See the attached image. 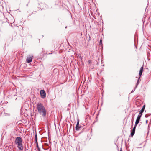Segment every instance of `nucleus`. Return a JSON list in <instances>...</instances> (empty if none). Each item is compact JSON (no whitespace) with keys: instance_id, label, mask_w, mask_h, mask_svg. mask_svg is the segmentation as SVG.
Listing matches in <instances>:
<instances>
[{"instance_id":"8","label":"nucleus","mask_w":151,"mask_h":151,"mask_svg":"<svg viewBox=\"0 0 151 151\" xmlns=\"http://www.w3.org/2000/svg\"><path fill=\"white\" fill-rule=\"evenodd\" d=\"M140 78H139V77L138 78V80L137 81V83H136V86L135 87L134 89V90H132V91L131 92V93L133 92L135 90V89H136V88H137L138 85L139 84V79H140Z\"/></svg>"},{"instance_id":"2","label":"nucleus","mask_w":151,"mask_h":151,"mask_svg":"<svg viewBox=\"0 0 151 151\" xmlns=\"http://www.w3.org/2000/svg\"><path fill=\"white\" fill-rule=\"evenodd\" d=\"M22 142H18L15 143V144L17 145L18 148L20 150H23V147L22 144Z\"/></svg>"},{"instance_id":"15","label":"nucleus","mask_w":151,"mask_h":151,"mask_svg":"<svg viewBox=\"0 0 151 151\" xmlns=\"http://www.w3.org/2000/svg\"><path fill=\"white\" fill-rule=\"evenodd\" d=\"M141 147H139L137 148V149H141Z\"/></svg>"},{"instance_id":"14","label":"nucleus","mask_w":151,"mask_h":151,"mask_svg":"<svg viewBox=\"0 0 151 151\" xmlns=\"http://www.w3.org/2000/svg\"><path fill=\"white\" fill-rule=\"evenodd\" d=\"M99 44L100 45L102 44V40H100Z\"/></svg>"},{"instance_id":"9","label":"nucleus","mask_w":151,"mask_h":151,"mask_svg":"<svg viewBox=\"0 0 151 151\" xmlns=\"http://www.w3.org/2000/svg\"><path fill=\"white\" fill-rule=\"evenodd\" d=\"M145 109V105H144L142 107V109L139 111V114H141L142 115V113L144 112V110Z\"/></svg>"},{"instance_id":"17","label":"nucleus","mask_w":151,"mask_h":151,"mask_svg":"<svg viewBox=\"0 0 151 151\" xmlns=\"http://www.w3.org/2000/svg\"><path fill=\"white\" fill-rule=\"evenodd\" d=\"M147 120H146V122H147Z\"/></svg>"},{"instance_id":"13","label":"nucleus","mask_w":151,"mask_h":151,"mask_svg":"<svg viewBox=\"0 0 151 151\" xmlns=\"http://www.w3.org/2000/svg\"><path fill=\"white\" fill-rule=\"evenodd\" d=\"M35 139L36 141V143L37 145L38 146V143H37V135H36L35 136Z\"/></svg>"},{"instance_id":"10","label":"nucleus","mask_w":151,"mask_h":151,"mask_svg":"<svg viewBox=\"0 0 151 151\" xmlns=\"http://www.w3.org/2000/svg\"><path fill=\"white\" fill-rule=\"evenodd\" d=\"M79 121L77 122L76 125V129L77 130H78L79 129L80 127L79 126Z\"/></svg>"},{"instance_id":"4","label":"nucleus","mask_w":151,"mask_h":151,"mask_svg":"<svg viewBox=\"0 0 151 151\" xmlns=\"http://www.w3.org/2000/svg\"><path fill=\"white\" fill-rule=\"evenodd\" d=\"M33 58V56L32 55H29L27 58L26 60L27 62L28 63L31 62L32 61Z\"/></svg>"},{"instance_id":"3","label":"nucleus","mask_w":151,"mask_h":151,"mask_svg":"<svg viewBox=\"0 0 151 151\" xmlns=\"http://www.w3.org/2000/svg\"><path fill=\"white\" fill-rule=\"evenodd\" d=\"M40 93L42 98H44L46 97V93L44 90H40Z\"/></svg>"},{"instance_id":"1","label":"nucleus","mask_w":151,"mask_h":151,"mask_svg":"<svg viewBox=\"0 0 151 151\" xmlns=\"http://www.w3.org/2000/svg\"><path fill=\"white\" fill-rule=\"evenodd\" d=\"M37 109L39 113L43 117L46 115V110L42 104L39 103L37 104Z\"/></svg>"},{"instance_id":"7","label":"nucleus","mask_w":151,"mask_h":151,"mask_svg":"<svg viewBox=\"0 0 151 151\" xmlns=\"http://www.w3.org/2000/svg\"><path fill=\"white\" fill-rule=\"evenodd\" d=\"M143 70V66H142V67H141V68H140V69L139 71V78L141 76V75L142 74Z\"/></svg>"},{"instance_id":"12","label":"nucleus","mask_w":151,"mask_h":151,"mask_svg":"<svg viewBox=\"0 0 151 151\" xmlns=\"http://www.w3.org/2000/svg\"><path fill=\"white\" fill-rule=\"evenodd\" d=\"M142 115L141 114H139L138 116H137V119H139L140 120V118L142 116Z\"/></svg>"},{"instance_id":"16","label":"nucleus","mask_w":151,"mask_h":151,"mask_svg":"<svg viewBox=\"0 0 151 151\" xmlns=\"http://www.w3.org/2000/svg\"><path fill=\"white\" fill-rule=\"evenodd\" d=\"M120 151H122V149H121V150H120Z\"/></svg>"},{"instance_id":"5","label":"nucleus","mask_w":151,"mask_h":151,"mask_svg":"<svg viewBox=\"0 0 151 151\" xmlns=\"http://www.w3.org/2000/svg\"><path fill=\"white\" fill-rule=\"evenodd\" d=\"M22 142V140L20 137H17L15 140V143Z\"/></svg>"},{"instance_id":"6","label":"nucleus","mask_w":151,"mask_h":151,"mask_svg":"<svg viewBox=\"0 0 151 151\" xmlns=\"http://www.w3.org/2000/svg\"><path fill=\"white\" fill-rule=\"evenodd\" d=\"M136 126H137V125H135L132 129V131L131 132V135L132 137L134 135V134L135 133V129H136Z\"/></svg>"},{"instance_id":"11","label":"nucleus","mask_w":151,"mask_h":151,"mask_svg":"<svg viewBox=\"0 0 151 151\" xmlns=\"http://www.w3.org/2000/svg\"><path fill=\"white\" fill-rule=\"evenodd\" d=\"M139 121L140 120L137 119L135 122V125L137 126V125L138 124V123H139Z\"/></svg>"}]
</instances>
